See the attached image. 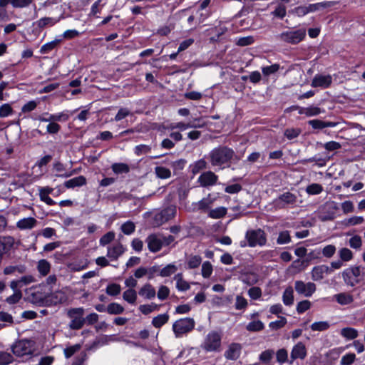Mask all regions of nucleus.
I'll return each mask as SVG.
<instances>
[{
  "label": "nucleus",
  "instance_id": "nucleus-6",
  "mask_svg": "<svg viewBox=\"0 0 365 365\" xmlns=\"http://www.w3.org/2000/svg\"><path fill=\"white\" fill-rule=\"evenodd\" d=\"M245 238L250 247H254L257 245L263 246L267 242V236L264 230L261 229L247 230Z\"/></svg>",
  "mask_w": 365,
  "mask_h": 365
},
{
  "label": "nucleus",
  "instance_id": "nucleus-55",
  "mask_svg": "<svg viewBox=\"0 0 365 365\" xmlns=\"http://www.w3.org/2000/svg\"><path fill=\"white\" fill-rule=\"evenodd\" d=\"M115 238V233L113 232H108L100 239V245L105 246L112 242Z\"/></svg>",
  "mask_w": 365,
  "mask_h": 365
},
{
  "label": "nucleus",
  "instance_id": "nucleus-36",
  "mask_svg": "<svg viewBox=\"0 0 365 365\" xmlns=\"http://www.w3.org/2000/svg\"><path fill=\"white\" fill-rule=\"evenodd\" d=\"M123 298L130 304H135L137 299L136 292L133 289H129L123 292Z\"/></svg>",
  "mask_w": 365,
  "mask_h": 365
},
{
  "label": "nucleus",
  "instance_id": "nucleus-7",
  "mask_svg": "<svg viewBox=\"0 0 365 365\" xmlns=\"http://www.w3.org/2000/svg\"><path fill=\"white\" fill-rule=\"evenodd\" d=\"M222 336L216 331L210 332L205 339L202 345L203 349L207 351H220Z\"/></svg>",
  "mask_w": 365,
  "mask_h": 365
},
{
  "label": "nucleus",
  "instance_id": "nucleus-9",
  "mask_svg": "<svg viewBox=\"0 0 365 365\" xmlns=\"http://www.w3.org/2000/svg\"><path fill=\"white\" fill-rule=\"evenodd\" d=\"M177 209L175 205H170L157 213L154 217L155 224L159 226L173 218Z\"/></svg>",
  "mask_w": 365,
  "mask_h": 365
},
{
  "label": "nucleus",
  "instance_id": "nucleus-20",
  "mask_svg": "<svg viewBox=\"0 0 365 365\" xmlns=\"http://www.w3.org/2000/svg\"><path fill=\"white\" fill-rule=\"evenodd\" d=\"M124 251L125 249L123 246L120 243H118L112 247L108 248L107 257L113 259H117Z\"/></svg>",
  "mask_w": 365,
  "mask_h": 365
},
{
  "label": "nucleus",
  "instance_id": "nucleus-25",
  "mask_svg": "<svg viewBox=\"0 0 365 365\" xmlns=\"http://www.w3.org/2000/svg\"><path fill=\"white\" fill-rule=\"evenodd\" d=\"M308 123L314 128V129H323L324 128L328 127H334L336 125V123L334 122H326L322 121L319 119L311 120L308 122Z\"/></svg>",
  "mask_w": 365,
  "mask_h": 365
},
{
  "label": "nucleus",
  "instance_id": "nucleus-38",
  "mask_svg": "<svg viewBox=\"0 0 365 365\" xmlns=\"http://www.w3.org/2000/svg\"><path fill=\"white\" fill-rule=\"evenodd\" d=\"M155 172L156 175L161 179H167L171 176L170 170L165 167L158 166L155 168Z\"/></svg>",
  "mask_w": 365,
  "mask_h": 365
},
{
  "label": "nucleus",
  "instance_id": "nucleus-23",
  "mask_svg": "<svg viewBox=\"0 0 365 365\" xmlns=\"http://www.w3.org/2000/svg\"><path fill=\"white\" fill-rule=\"evenodd\" d=\"M335 300L341 305H348L354 302L351 294L346 292H341L334 296Z\"/></svg>",
  "mask_w": 365,
  "mask_h": 365
},
{
  "label": "nucleus",
  "instance_id": "nucleus-33",
  "mask_svg": "<svg viewBox=\"0 0 365 365\" xmlns=\"http://www.w3.org/2000/svg\"><path fill=\"white\" fill-rule=\"evenodd\" d=\"M37 269L41 274H42L43 276H46L50 272V269H51L50 263L46 259H41L38 262Z\"/></svg>",
  "mask_w": 365,
  "mask_h": 365
},
{
  "label": "nucleus",
  "instance_id": "nucleus-59",
  "mask_svg": "<svg viewBox=\"0 0 365 365\" xmlns=\"http://www.w3.org/2000/svg\"><path fill=\"white\" fill-rule=\"evenodd\" d=\"M291 237L288 231H284L279 233L277 242L279 245L289 243Z\"/></svg>",
  "mask_w": 365,
  "mask_h": 365
},
{
  "label": "nucleus",
  "instance_id": "nucleus-63",
  "mask_svg": "<svg viewBox=\"0 0 365 365\" xmlns=\"http://www.w3.org/2000/svg\"><path fill=\"white\" fill-rule=\"evenodd\" d=\"M279 68V64H272L269 66H265L262 68V73L264 76H269L270 74L276 73Z\"/></svg>",
  "mask_w": 365,
  "mask_h": 365
},
{
  "label": "nucleus",
  "instance_id": "nucleus-46",
  "mask_svg": "<svg viewBox=\"0 0 365 365\" xmlns=\"http://www.w3.org/2000/svg\"><path fill=\"white\" fill-rule=\"evenodd\" d=\"M207 166V163L205 160L200 159L195 162L192 165V173L195 175L198 173L200 170L205 169Z\"/></svg>",
  "mask_w": 365,
  "mask_h": 365
},
{
  "label": "nucleus",
  "instance_id": "nucleus-64",
  "mask_svg": "<svg viewBox=\"0 0 365 365\" xmlns=\"http://www.w3.org/2000/svg\"><path fill=\"white\" fill-rule=\"evenodd\" d=\"M129 115H130V111L128 108H121L119 109L118 113L115 115L114 120L118 122L126 118Z\"/></svg>",
  "mask_w": 365,
  "mask_h": 365
},
{
  "label": "nucleus",
  "instance_id": "nucleus-19",
  "mask_svg": "<svg viewBox=\"0 0 365 365\" xmlns=\"http://www.w3.org/2000/svg\"><path fill=\"white\" fill-rule=\"evenodd\" d=\"M26 272V267L24 264L9 265L4 269L5 275L24 274Z\"/></svg>",
  "mask_w": 365,
  "mask_h": 365
},
{
  "label": "nucleus",
  "instance_id": "nucleus-60",
  "mask_svg": "<svg viewBox=\"0 0 365 365\" xmlns=\"http://www.w3.org/2000/svg\"><path fill=\"white\" fill-rule=\"evenodd\" d=\"M356 359V355L353 353L347 354L341 357V365H351Z\"/></svg>",
  "mask_w": 365,
  "mask_h": 365
},
{
  "label": "nucleus",
  "instance_id": "nucleus-61",
  "mask_svg": "<svg viewBox=\"0 0 365 365\" xmlns=\"http://www.w3.org/2000/svg\"><path fill=\"white\" fill-rule=\"evenodd\" d=\"M81 346L80 344H75L64 349V354L66 358L71 357L76 352L80 350Z\"/></svg>",
  "mask_w": 365,
  "mask_h": 365
},
{
  "label": "nucleus",
  "instance_id": "nucleus-24",
  "mask_svg": "<svg viewBox=\"0 0 365 365\" xmlns=\"http://www.w3.org/2000/svg\"><path fill=\"white\" fill-rule=\"evenodd\" d=\"M86 179L84 176L80 175L67 180L64 182V185L67 188H74L86 185Z\"/></svg>",
  "mask_w": 365,
  "mask_h": 365
},
{
  "label": "nucleus",
  "instance_id": "nucleus-51",
  "mask_svg": "<svg viewBox=\"0 0 365 365\" xmlns=\"http://www.w3.org/2000/svg\"><path fill=\"white\" fill-rule=\"evenodd\" d=\"M306 190L310 195H317L322 192L323 187L319 184L313 183L307 186Z\"/></svg>",
  "mask_w": 365,
  "mask_h": 365
},
{
  "label": "nucleus",
  "instance_id": "nucleus-22",
  "mask_svg": "<svg viewBox=\"0 0 365 365\" xmlns=\"http://www.w3.org/2000/svg\"><path fill=\"white\" fill-rule=\"evenodd\" d=\"M138 294L141 297L150 299L155 297L156 292L155 288L150 284L147 283L142 287Z\"/></svg>",
  "mask_w": 365,
  "mask_h": 365
},
{
  "label": "nucleus",
  "instance_id": "nucleus-29",
  "mask_svg": "<svg viewBox=\"0 0 365 365\" xmlns=\"http://www.w3.org/2000/svg\"><path fill=\"white\" fill-rule=\"evenodd\" d=\"M283 302L285 305L290 306L294 302L293 289L292 287L286 288L282 297Z\"/></svg>",
  "mask_w": 365,
  "mask_h": 365
},
{
  "label": "nucleus",
  "instance_id": "nucleus-8",
  "mask_svg": "<svg viewBox=\"0 0 365 365\" xmlns=\"http://www.w3.org/2000/svg\"><path fill=\"white\" fill-rule=\"evenodd\" d=\"M195 321L191 318H185L176 321L173 325V330L176 337H180L194 329Z\"/></svg>",
  "mask_w": 365,
  "mask_h": 365
},
{
  "label": "nucleus",
  "instance_id": "nucleus-18",
  "mask_svg": "<svg viewBox=\"0 0 365 365\" xmlns=\"http://www.w3.org/2000/svg\"><path fill=\"white\" fill-rule=\"evenodd\" d=\"M241 345L237 343L231 344L228 349L225 353V356L227 359L236 360L240 354Z\"/></svg>",
  "mask_w": 365,
  "mask_h": 365
},
{
  "label": "nucleus",
  "instance_id": "nucleus-34",
  "mask_svg": "<svg viewBox=\"0 0 365 365\" xmlns=\"http://www.w3.org/2000/svg\"><path fill=\"white\" fill-rule=\"evenodd\" d=\"M106 311L110 314H120L124 312V308L118 303H110L108 305Z\"/></svg>",
  "mask_w": 365,
  "mask_h": 365
},
{
  "label": "nucleus",
  "instance_id": "nucleus-11",
  "mask_svg": "<svg viewBox=\"0 0 365 365\" xmlns=\"http://www.w3.org/2000/svg\"><path fill=\"white\" fill-rule=\"evenodd\" d=\"M297 197L294 194L290 192H286L276 198L273 203L275 207L283 209L289 205L294 204L297 202Z\"/></svg>",
  "mask_w": 365,
  "mask_h": 365
},
{
  "label": "nucleus",
  "instance_id": "nucleus-41",
  "mask_svg": "<svg viewBox=\"0 0 365 365\" xmlns=\"http://www.w3.org/2000/svg\"><path fill=\"white\" fill-rule=\"evenodd\" d=\"M121 231L125 235H130L135 232V225L132 221H127L121 225Z\"/></svg>",
  "mask_w": 365,
  "mask_h": 365
},
{
  "label": "nucleus",
  "instance_id": "nucleus-54",
  "mask_svg": "<svg viewBox=\"0 0 365 365\" xmlns=\"http://www.w3.org/2000/svg\"><path fill=\"white\" fill-rule=\"evenodd\" d=\"M212 272V266L210 262H205L202 265V275L208 278Z\"/></svg>",
  "mask_w": 365,
  "mask_h": 365
},
{
  "label": "nucleus",
  "instance_id": "nucleus-28",
  "mask_svg": "<svg viewBox=\"0 0 365 365\" xmlns=\"http://www.w3.org/2000/svg\"><path fill=\"white\" fill-rule=\"evenodd\" d=\"M227 209L225 207H219L215 209L210 210L208 216L213 219H220L225 216Z\"/></svg>",
  "mask_w": 365,
  "mask_h": 365
},
{
  "label": "nucleus",
  "instance_id": "nucleus-17",
  "mask_svg": "<svg viewBox=\"0 0 365 365\" xmlns=\"http://www.w3.org/2000/svg\"><path fill=\"white\" fill-rule=\"evenodd\" d=\"M331 271L327 265L316 266L312 270V279L314 281H319L324 278V274H329Z\"/></svg>",
  "mask_w": 365,
  "mask_h": 365
},
{
  "label": "nucleus",
  "instance_id": "nucleus-62",
  "mask_svg": "<svg viewBox=\"0 0 365 365\" xmlns=\"http://www.w3.org/2000/svg\"><path fill=\"white\" fill-rule=\"evenodd\" d=\"M311 307V302L309 300H303L298 303L297 306V311L298 313L302 314L308 310Z\"/></svg>",
  "mask_w": 365,
  "mask_h": 365
},
{
  "label": "nucleus",
  "instance_id": "nucleus-58",
  "mask_svg": "<svg viewBox=\"0 0 365 365\" xmlns=\"http://www.w3.org/2000/svg\"><path fill=\"white\" fill-rule=\"evenodd\" d=\"M286 324H287V319L285 317H281L279 320L270 322L269 324V327L272 329L277 330V329L283 327Z\"/></svg>",
  "mask_w": 365,
  "mask_h": 365
},
{
  "label": "nucleus",
  "instance_id": "nucleus-1",
  "mask_svg": "<svg viewBox=\"0 0 365 365\" xmlns=\"http://www.w3.org/2000/svg\"><path fill=\"white\" fill-rule=\"evenodd\" d=\"M234 156V150L227 146H219L214 148L209 153V158L213 166H221L227 164L230 162Z\"/></svg>",
  "mask_w": 365,
  "mask_h": 365
},
{
  "label": "nucleus",
  "instance_id": "nucleus-27",
  "mask_svg": "<svg viewBox=\"0 0 365 365\" xmlns=\"http://www.w3.org/2000/svg\"><path fill=\"white\" fill-rule=\"evenodd\" d=\"M174 279L176 280V287L180 291H186L190 289L189 283L182 278V273L177 274Z\"/></svg>",
  "mask_w": 365,
  "mask_h": 365
},
{
  "label": "nucleus",
  "instance_id": "nucleus-12",
  "mask_svg": "<svg viewBox=\"0 0 365 365\" xmlns=\"http://www.w3.org/2000/svg\"><path fill=\"white\" fill-rule=\"evenodd\" d=\"M14 245L15 239L14 237L9 235L0 236V256L4 257V255L9 254Z\"/></svg>",
  "mask_w": 365,
  "mask_h": 365
},
{
  "label": "nucleus",
  "instance_id": "nucleus-16",
  "mask_svg": "<svg viewBox=\"0 0 365 365\" xmlns=\"http://www.w3.org/2000/svg\"><path fill=\"white\" fill-rule=\"evenodd\" d=\"M332 82V78L330 75L322 76V75H317L314 77L312 81V86L314 88L316 87H322V88H328Z\"/></svg>",
  "mask_w": 365,
  "mask_h": 365
},
{
  "label": "nucleus",
  "instance_id": "nucleus-2",
  "mask_svg": "<svg viewBox=\"0 0 365 365\" xmlns=\"http://www.w3.org/2000/svg\"><path fill=\"white\" fill-rule=\"evenodd\" d=\"M306 36V30L299 29L297 30L289 29L281 33L277 36V38L289 44H297L301 42Z\"/></svg>",
  "mask_w": 365,
  "mask_h": 365
},
{
  "label": "nucleus",
  "instance_id": "nucleus-26",
  "mask_svg": "<svg viewBox=\"0 0 365 365\" xmlns=\"http://www.w3.org/2000/svg\"><path fill=\"white\" fill-rule=\"evenodd\" d=\"M214 200L215 199L212 198L210 195H208L207 197L202 199L196 204L197 206V209L198 210L205 211L210 207V206L214 202Z\"/></svg>",
  "mask_w": 365,
  "mask_h": 365
},
{
  "label": "nucleus",
  "instance_id": "nucleus-57",
  "mask_svg": "<svg viewBox=\"0 0 365 365\" xmlns=\"http://www.w3.org/2000/svg\"><path fill=\"white\" fill-rule=\"evenodd\" d=\"M274 351L272 349H267L261 353L259 355V360L264 363H269L272 359Z\"/></svg>",
  "mask_w": 365,
  "mask_h": 365
},
{
  "label": "nucleus",
  "instance_id": "nucleus-47",
  "mask_svg": "<svg viewBox=\"0 0 365 365\" xmlns=\"http://www.w3.org/2000/svg\"><path fill=\"white\" fill-rule=\"evenodd\" d=\"M301 133L300 128H287L284 130V135L289 140H292L298 137Z\"/></svg>",
  "mask_w": 365,
  "mask_h": 365
},
{
  "label": "nucleus",
  "instance_id": "nucleus-31",
  "mask_svg": "<svg viewBox=\"0 0 365 365\" xmlns=\"http://www.w3.org/2000/svg\"><path fill=\"white\" fill-rule=\"evenodd\" d=\"M169 316L167 314H159L154 317L152 321V324L156 327L160 328L168 322Z\"/></svg>",
  "mask_w": 365,
  "mask_h": 365
},
{
  "label": "nucleus",
  "instance_id": "nucleus-5",
  "mask_svg": "<svg viewBox=\"0 0 365 365\" xmlns=\"http://www.w3.org/2000/svg\"><path fill=\"white\" fill-rule=\"evenodd\" d=\"M361 274L360 266H351L342 272V279L347 286L354 287L361 282L359 277Z\"/></svg>",
  "mask_w": 365,
  "mask_h": 365
},
{
  "label": "nucleus",
  "instance_id": "nucleus-30",
  "mask_svg": "<svg viewBox=\"0 0 365 365\" xmlns=\"http://www.w3.org/2000/svg\"><path fill=\"white\" fill-rule=\"evenodd\" d=\"M334 5V1H324V2L309 4L308 6V9H309V12H314V11H318L319 9L331 7Z\"/></svg>",
  "mask_w": 365,
  "mask_h": 365
},
{
  "label": "nucleus",
  "instance_id": "nucleus-49",
  "mask_svg": "<svg viewBox=\"0 0 365 365\" xmlns=\"http://www.w3.org/2000/svg\"><path fill=\"white\" fill-rule=\"evenodd\" d=\"M329 328V324L327 322H314L311 325V329L313 331H325Z\"/></svg>",
  "mask_w": 365,
  "mask_h": 365
},
{
  "label": "nucleus",
  "instance_id": "nucleus-21",
  "mask_svg": "<svg viewBox=\"0 0 365 365\" xmlns=\"http://www.w3.org/2000/svg\"><path fill=\"white\" fill-rule=\"evenodd\" d=\"M37 224V220L34 217H27L20 220L16 223V227L19 230L32 229Z\"/></svg>",
  "mask_w": 365,
  "mask_h": 365
},
{
  "label": "nucleus",
  "instance_id": "nucleus-40",
  "mask_svg": "<svg viewBox=\"0 0 365 365\" xmlns=\"http://www.w3.org/2000/svg\"><path fill=\"white\" fill-rule=\"evenodd\" d=\"M178 268L175 264H169L164 268L160 270V275L161 277H169L177 271Z\"/></svg>",
  "mask_w": 365,
  "mask_h": 365
},
{
  "label": "nucleus",
  "instance_id": "nucleus-56",
  "mask_svg": "<svg viewBox=\"0 0 365 365\" xmlns=\"http://www.w3.org/2000/svg\"><path fill=\"white\" fill-rule=\"evenodd\" d=\"M275 17L283 19L286 16V7L283 4H279L277 8L272 12Z\"/></svg>",
  "mask_w": 365,
  "mask_h": 365
},
{
  "label": "nucleus",
  "instance_id": "nucleus-3",
  "mask_svg": "<svg viewBox=\"0 0 365 365\" xmlns=\"http://www.w3.org/2000/svg\"><path fill=\"white\" fill-rule=\"evenodd\" d=\"M34 344L35 342L32 340H19L11 346V351L12 353L18 357L31 355L34 351Z\"/></svg>",
  "mask_w": 365,
  "mask_h": 365
},
{
  "label": "nucleus",
  "instance_id": "nucleus-13",
  "mask_svg": "<svg viewBox=\"0 0 365 365\" xmlns=\"http://www.w3.org/2000/svg\"><path fill=\"white\" fill-rule=\"evenodd\" d=\"M307 356V349L302 342H298L292 349L290 360L289 363L292 364L297 359H304Z\"/></svg>",
  "mask_w": 365,
  "mask_h": 365
},
{
  "label": "nucleus",
  "instance_id": "nucleus-37",
  "mask_svg": "<svg viewBox=\"0 0 365 365\" xmlns=\"http://www.w3.org/2000/svg\"><path fill=\"white\" fill-rule=\"evenodd\" d=\"M56 23V21L50 17H44L38 21L34 23V25H36L38 29H42L47 26H53Z\"/></svg>",
  "mask_w": 365,
  "mask_h": 365
},
{
  "label": "nucleus",
  "instance_id": "nucleus-4",
  "mask_svg": "<svg viewBox=\"0 0 365 365\" xmlns=\"http://www.w3.org/2000/svg\"><path fill=\"white\" fill-rule=\"evenodd\" d=\"M84 309L82 307L71 308L67 311V316L71 319L69 324V328L73 330L81 329L86 323V319L83 318Z\"/></svg>",
  "mask_w": 365,
  "mask_h": 365
},
{
  "label": "nucleus",
  "instance_id": "nucleus-10",
  "mask_svg": "<svg viewBox=\"0 0 365 365\" xmlns=\"http://www.w3.org/2000/svg\"><path fill=\"white\" fill-rule=\"evenodd\" d=\"M294 289L299 294L309 297L316 292L317 286L313 282L305 283L303 281L297 280L294 282Z\"/></svg>",
  "mask_w": 365,
  "mask_h": 365
},
{
  "label": "nucleus",
  "instance_id": "nucleus-50",
  "mask_svg": "<svg viewBox=\"0 0 365 365\" xmlns=\"http://www.w3.org/2000/svg\"><path fill=\"white\" fill-rule=\"evenodd\" d=\"M121 290L118 284H110L106 288V293L110 296H116L120 294Z\"/></svg>",
  "mask_w": 365,
  "mask_h": 365
},
{
  "label": "nucleus",
  "instance_id": "nucleus-48",
  "mask_svg": "<svg viewBox=\"0 0 365 365\" xmlns=\"http://www.w3.org/2000/svg\"><path fill=\"white\" fill-rule=\"evenodd\" d=\"M112 170L114 173H126L129 172V168L126 164L124 163H115L112 165Z\"/></svg>",
  "mask_w": 365,
  "mask_h": 365
},
{
  "label": "nucleus",
  "instance_id": "nucleus-32",
  "mask_svg": "<svg viewBox=\"0 0 365 365\" xmlns=\"http://www.w3.org/2000/svg\"><path fill=\"white\" fill-rule=\"evenodd\" d=\"M300 114H304L307 116L318 115L322 113L320 108L311 106L308 108H301L299 112Z\"/></svg>",
  "mask_w": 365,
  "mask_h": 365
},
{
  "label": "nucleus",
  "instance_id": "nucleus-15",
  "mask_svg": "<svg viewBox=\"0 0 365 365\" xmlns=\"http://www.w3.org/2000/svg\"><path fill=\"white\" fill-rule=\"evenodd\" d=\"M146 242L149 250L152 252L159 251L163 246V240L160 236L155 234L149 235L146 239Z\"/></svg>",
  "mask_w": 365,
  "mask_h": 365
},
{
  "label": "nucleus",
  "instance_id": "nucleus-42",
  "mask_svg": "<svg viewBox=\"0 0 365 365\" xmlns=\"http://www.w3.org/2000/svg\"><path fill=\"white\" fill-rule=\"evenodd\" d=\"M339 255L341 261L348 262L353 258L352 252L348 248H341L339 251Z\"/></svg>",
  "mask_w": 365,
  "mask_h": 365
},
{
  "label": "nucleus",
  "instance_id": "nucleus-39",
  "mask_svg": "<svg viewBox=\"0 0 365 365\" xmlns=\"http://www.w3.org/2000/svg\"><path fill=\"white\" fill-rule=\"evenodd\" d=\"M202 262L201 257L198 255H191L187 259V267L188 269H195L200 266Z\"/></svg>",
  "mask_w": 365,
  "mask_h": 365
},
{
  "label": "nucleus",
  "instance_id": "nucleus-53",
  "mask_svg": "<svg viewBox=\"0 0 365 365\" xmlns=\"http://www.w3.org/2000/svg\"><path fill=\"white\" fill-rule=\"evenodd\" d=\"M247 301L245 298H244L241 295H237L236 297V302H235V309L237 310H242L247 307Z\"/></svg>",
  "mask_w": 365,
  "mask_h": 365
},
{
  "label": "nucleus",
  "instance_id": "nucleus-52",
  "mask_svg": "<svg viewBox=\"0 0 365 365\" xmlns=\"http://www.w3.org/2000/svg\"><path fill=\"white\" fill-rule=\"evenodd\" d=\"M158 309V305L152 303L150 304H143L139 307V310L144 314H148Z\"/></svg>",
  "mask_w": 365,
  "mask_h": 365
},
{
  "label": "nucleus",
  "instance_id": "nucleus-35",
  "mask_svg": "<svg viewBox=\"0 0 365 365\" xmlns=\"http://www.w3.org/2000/svg\"><path fill=\"white\" fill-rule=\"evenodd\" d=\"M341 334L347 339H354L358 336V331L354 328L346 327L341 330Z\"/></svg>",
  "mask_w": 365,
  "mask_h": 365
},
{
  "label": "nucleus",
  "instance_id": "nucleus-44",
  "mask_svg": "<svg viewBox=\"0 0 365 365\" xmlns=\"http://www.w3.org/2000/svg\"><path fill=\"white\" fill-rule=\"evenodd\" d=\"M277 361L279 364H284L285 362H289L288 360V353L285 349H280L277 351L276 354Z\"/></svg>",
  "mask_w": 365,
  "mask_h": 365
},
{
  "label": "nucleus",
  "instance_id": "nucleus-45",
  "mask_svg": "<svg viewBox=\"0 0 365 365\" xmlns=\"http://www.w3.org/2000/svg\"><path fill=\"white\" fill-rule=\"evenodd\" d=\"M14 361L13 356L6 351L0 352V365H8Z\"/></svg>",
  "mask_w": 365,
  "mask_h": 365
},
{
  "label": "nucleus",
  "instance_id": "nucleus-43",
  "mask_svg": "<svg viewBox=\"0 0 365 365\" xmlns=\"http://www.w3.org/2000/svg\"><path fill=\"white\" fill-rule=\"evenodd\" d=\"M264 324L259 321H253L249 323L247 326V329L250 331H258L264 329Z\"/></svg>",
  "mask_w": 365,
  "mask_h": 365
},
{
  "label": "nucleus",
  "instance_id": "nucleus-14",
  "mask_svg": "<svg viewBox=\"0 0 365 365\" xmlns=\"http://www.w3.org/2000/svg\"><path fill=\"white\" fill-rule=\"evenodd\" d=\"M218 177L212 171H207L200 175L198 182L202 187L214 185L217 181Z\"/></svg>",
  "mask_w": 365,
  "mask_h": 365
}]
</instances>
